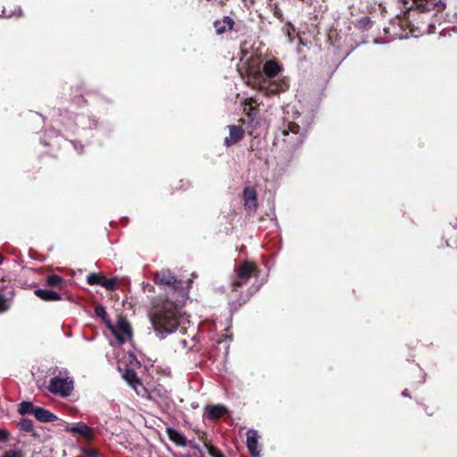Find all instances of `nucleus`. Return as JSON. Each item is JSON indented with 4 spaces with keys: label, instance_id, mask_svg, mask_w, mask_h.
Instances as JSON below:
<instances>
[{
    "label": "nucleus",
    "instance_id": "f257e3e1",
    "mask_svg": "<svg viewBox=\"0 0 457 457\" xmlns=\"http://www.w3.org/2000/svg\"><path fill=\"white\" fill-rule=\"evenodd\" d=\"M149 318L154 331L160 339H164L186 321H188L182 307L170 299L155 305L150 312Z\"/></svg>",
    "mask_w": 457,
    "mask_h": 457
},
{
    "label": "nucleus",
    "instance_id": "f03ea898",
    "mask_svg": "<svg viewBox=\"0 0 457 457\" xmlns=\"http://www.w3.org/2000/svg\"><path fill=\"white\" fill-rule=\"evenodd\" d=\"M74 387L73 379L68 376L67 372H59L58 375L53 377L47 386L48 390L62 397L69 396Z\"/></svg>",
    "mask_w": 457,
    "mask_h": 457
},
{
    "label": "nucleus",
    "instance_id": "7ed1b4c3",
    "mask_svg": "<svg viewBox=\"0 0 457 457\" xmlns=\"http://www.w3.org/2000/svg\"><path fill=\"white\" fill-rule=\"evenodd\" d=\"M105 326L112 332V334L117 338L120 344H124L131 339L132 329L129 321L120 316L115 325L112 324L110 320H105Z\"/></svg>",
    "mask_w": 457,
    "mask_h": 457
},
{
    "label": "nucleus",
    "instance_id": "20e7f679",
    "mask_svg": "<svg viewBox=\"0 0 457 457\" xmlns=\"http://www.w3.org/2000/svg\"><path fill=\"white\" fill-rule=\"evenodd\" d=\"M405 4V8H415L420 12H441L445 9V4L442 0H400Z\"/></svg>",
    "mask_w": 457,
    "mask_h": 457
},
{
    "label": "nucleus",
    "instance_id": "39448f33",
    "mask_svg": "<svg viewBox=\"0 0 457 457\" xmlns=\"http://www.w3.org/2000/svg\"><path fill=\"white\" fill-rule=\"evenodd\" d=\"M257 267L249 261L243 262L237 270L236 278L232 282V287H241L246 284L253 276H257Z\"/></svg>",
    "mask_w": 457,
    "mask_h": 457
},
{
    "label": "nucleus",
    "instance_id": "423d86ee",
    "mask_svg": "<svg viewBox=\"0 0 457 457\" xmlns=\"http://www.w3.org/2000/svg\"><path fill=\"white\" fill-rule=\"evenodd\" d=\"M283 140L287 142L292 147L298 146L302 142V135L300 134L299 125L289 122L282 131Z\"/></svg>",
    "mask_w": 457,
    "mask_h": 457
},
{
    "label": "nucleus",
    "instance_id": "0eeeda50",
    "mask_svg": "<svg viewBox=\"0 0 457 457\" xmlns=\"http://www.w3.org/2000/svg\"><path fill=\"white\" fill-rule=\"evenodd\" d=\"M288 88V84L285 79L273 80L269 85L262 82L259 86V89L262 90L265 95L270 96L279 92H284Z\"/></svg>",
    "mask_w": 457,
    "mask_h": 457
},
{
    "label": "nucleus",
    "instance_id": "6e6552de",
    "mask_svg": "<svg viewBox=\"0 0 457 457\" xmlns=\"http://www.w3.org/2000/svg\"><path fill=\"white\" fill-rule=\"evenodd\" d=\"M154 282L161 287L175 288L178 283L177 278L170 270H162L154 275Z\"/></svg>",
    "mask_w": 457,
    "mask_h": 457
},
{
    "label": "nucleus",
    "instance_id": "1a4fd4ad",
    "mask_svg": "<svg viewBox=\"0 0 457 457\" xmlns=\"http://www.w3.org/2000/svg\"><path fill=\"white\" fill-rule=\"evenodd\" d=\"M66 431L73 435H79L87 440H92L95 437L93 428L83 422L68 426Z\"/></svg>",
    "mask_w": 457,
    "mask_h": 457
},
{
    "label": "nucleus",
    "instance_id": "9d476101",
    "mask_svg": "<svg viewBox=\"0 0 457 457\" xmlns=\"http://www.w3.org/2000/svg\"><path fill=\"white\" fill-rule=\"evenodd\" d=\"M246 446L253 457H260L259 435L254 429H249L246 433Z\"/></svg>",
    "mask_w": 457,
    "mask_h": 457
},
{
    "label": "nucleus",
    "instance_id": "9b49d317",
    "mask_svg": "<svg viewBox=\"0 0 457 457\" xmlns=\"http://www.w3.org/2000/svg\"><path fill=\"white\" fill-rule=\"evenodd\" d=\"M245 208L250 212L257 210V194L253 187H245L243 193Z\"/></svg>",
    "mask_w": 457,
    "mask_h": 457
},
{
    "label": "nucleus",
    "instance_id": "f8f14e48",
    "mask_svg": "<svg viewBox=\"0 0 457 457\" xmlns=\"http://www.w3.org/2000/svg\"><path fill=\"white\" fill-rule=\"evenodd\" d=\"M229 136L225 137L224 144L227 147H229L237 142H239L245 135L244 129L236 125H229L228 127Z\"/></svg>",
    "mask_w": 457,
    "mask_h": 457
},
{
    "label": "nucleus",
    "instance_id": "ddd939ff",
    "mask_svg": "<svg viewBox=\"0 0 457 457\" xmlns=\"http://www.w3.org/2000/svg\"><path fill=\"white\" fill-rule=\"evenodd\" d=\"M34 294L43 301L46 302H55L60 301L62 296L59 293L51 289H37Z\"/></svg>",
    "mask_w": 457,
    "mask_h": 457
},
{
    "label": "nucleus",
    "instance_id": "4468645a",
    "mask_svg": "<svg viewBox=\"0 0 457 457\" xmlns=\"http://www.w3.org/2000/svg\"><path fill=\"white\" fill-rule=\"evenodd\" d=\"M281 71V66L275 61L270 60L263 64V73L269 79L275 78Z\"/></svg>",
    "mask_w": 457,
    "mask_h": 457
},
{
    "label": "nucleus",
    "instance_id": "2eb2a0df",
    "mask_svg": "<svg viewBox=\"0 0 457 457\" xmlns=\"http://www.w3.org/2000/svg\"><path fill=\"white\" fill-rule=\"evenodd\" d=\"M34 416L40 422H53L57 420L53 412L42 407H37Z\"/></svg>",
    "mask_w": 457,
    "mask_h": 457
},
{
    "label": "nucleus",
    "instance_id": "dca6fc26",
    "mask_svg": "<svg viewBox=\"0 0 457 457\" xmlns=\"http://www.w3.org/2000/svg\"><path fill=\"white\" fill-rule=\"evenodd\" d=\"M207 416L211 420H217L227 413L228 409L221 404L206 406Z\"/></svg>",
    "mask_w": 457,
    "mask_h": 457
},
{
    "label": "nucleus",
    "instance_id": "f3484780",
    "mask_svg": "<svg viewBox=\"0 0 457 457\" xmlns=\"http://www.w3.org/2000/svg\"><path fill=\"white\" fill-rule=\"evenodd\" d=\"M166 433H167L170 440H171L178 446H186L187 445V438L179 431H178L174 428H167Z\"/></svg>",
    "mask_w": 457,
    "mask_h": 457
},
{
    "label": "nucleus",
    "instance_id": "a211bd4d",
    "mask_svg": "<svg viewBox=\"0 0 457 457\" xmlns=\"http://www.w3.org/2000/svg\"><path fill=\"white\" fill-rule=\"evenodd\" d=\"M233 25L234 21L228 16H225L221 21H216L214 22V28L219 35L224 33L226 30H231Z\"/></svg>",
    "mask_w": 457,
    "mask_h": 457
},
{
    "label": "nucleus",
    "instance_id": "6ab92c4d",
    "mask_svg": "<svg viewBox=\"0 0 457 457\" xmlns=\"http://www.w3.org/2000/svg\"><path fill=\"white\" fill-rule=\"evenodd\" d=\"M123 378L137 391V386H141L137 373L133 370H126L123 373Z\"/></svg>",
    "mask_w": 457,
    "mask_h": 457
},
{
    "label": "nucleus",
    "instance_id": "aec40b11",
    "mask_svg": "<svg viewBox=\"0 0 457 457\" xmlns=\"http://www.w3.org/2000/svg\"><path fill=\"white\" fill-rule=\"evenodd\" d=\"M46 285L50 287L62 288L64 285V280L62 277L56 274H52L46 277Z\"/></svg>",
    "mask_w": 457,
    "mask_h": 457
},
{
    "label": "nucleus",
    "instance_id": "412c9836",
    "mask_svg": "<svg viewBox=\"0 0 457 457\" xmlns=\"http://www.w3.org/2000/svg\"><path fill=\"white\" fill-rule=\"evenodd\" d=\"M37 406H34L30 402H22L19 405V412L24 414H33Z\"/></svg>",
    "mask_w": 457,
    "mask_h": 457
},
{
    "label": "nucleus",
    "instance_id": "4be33fe9",
    "mask_svg": "<svg viewBox=\"0 0 457 457\" xmlns=\"http://www.w3.org/2000/svg\"><path fill=\"white\" fill-rule=\"evenodd\" d=\"M19 428L22 431L32 432L33 435H36V432L34 431V423L30 419H21L19 422Z\"/></svg>",
    "mask_w": 457,
    "mask_h": 457
},
{
    "label": "nucleus",
    "instance_id": "5701e85b",
    "mask_svg": "<svg viewBox=\"0 0 457 457\" xmlns=\"http://www.w3.org/2000/svg\"><path fill=\"white\" fill-rule=\"evenodd\" d=\"M104 278L98 273H90L87 277V282L89 285H100L102 286Z\"/></svg>",
    "mask_w": 457,
    "mask_h": 457
},
{
    "label": "nucleus",
    "instance_id": "b1692460",
    "mask_svg": "<svg viewBox=\"0 0 457 457\" xmlns=\"http://www.w3.org/2000/svg\"><path fill=\"white\" fill-rule=\"evenodd\" d=\"M102 287L107 290H114L118 287V280L116 278H104Z\"/></svg>",
    "mask_w": 457,
    "mask_h": 457
},
{
    "label": "nucleus",
    "instance_id": "393cba45",
    "mask_svg": "<svg viewBox=\"0 0 457 457\" xmlns=\"http://www.w3.org/2000/svg\"><path fill=\"white\" fill-rule=\"evenodd\" d=\"M2 457H24V454L20 449H11L6 451Z\"/></svg>",
    "mask_w": 457,
    "mask_h": 457
},
{
    "label": "nucleus",
    "instance_id": "a878e982",
    "mask_svg": "<svg viewBox=\"0 0 457 457\" xmlns=\"http://www.w3.org/2000/svg\"><path fill=\"white\" fill-rule=\"evenodd\" d=\"M95 313L96 316L101 317L104 323H105V320H110L108 319L107 312L103 306H96L95 308Z\"/></svg>",
    "mask_w": 457,
    "mask_h": 457
},
{
    "label": "nucleus",
    "instance_id": "bb28decb",
    "mask_svg": "<svg viewBox=\"0 0 457 457\" xmlns=\"http://www.w3.org/2000/svg\"><path fill=\"white\" fill-rule=\"evenodd\" d=\"M270 10L273 12L275 17H277V18H281L282 17L281 10L279 9V7H278L277 3L270 4Z\"/></svg>",
    "mask_w": 457,
    "mask_h": 457
},
{
    "label": "nucleus",
    "instance_id": "cd10ccee",
    "mask_svg": "<svg viewBox=\"0 0 457 457\" xmlns=\"http://www.w3.org/2000/svg\"><path fill=\"white\" fill-rule=\"evenodd\" d=\"M9 308V305L7 303L6 299L0 295V312H4L7 311Z\"/></svg>",
    "mask_w": 457,
    "mask_h": 457
},
{
    "label": "nucleus",
    "instance_id": "c85d7f7f",
    "mask_svg": "<svg viewBox=\"0 0 457 457\" xmlns=\"http://www.w3.org/2000/svg\"><path fill=\"white\" fill-rule=\"evenodd\" d=\"M86 457H103L97 451L88 449L84 452Z\"/></svg>",
    "mask_w": 457,
    "mask_h": 457
},
{
    "label": "nucleus",
    "instance_id": "c756f323",
    "mask_svg": "<svg viewBox=\"0 0 457 457\" xmlns=\"http://www.w3.org/2000/svg\"><path fill=\"white\" fill-rule=\"evenodd\" d=\"M209 454L212 456V457H223L222 453H220V450H218L217 448L215 447H210L209 448Z\"/></svg>",
    "mask_w": 457,
    "mask_h": 457
},
{
    "label": "nucleus",
    "instance_id": "7c9ffc66",
    "mask_svg": "<svg viewBox=\"0 0 457 457\" xmlns=\"http://www.w3.org/2000/svg\"><path fill=\"white\" fill-rule=\"evenodd\" d=\"M10 434L5 429H0V442H4L9 438Z\"/></svg>",
    "mask_w": 457,
    "mask_h": 457
},
{
    "label": "nucleus",
    "instance_id": "2f4dec72",
    "mask_svg": "<svg viewBox=\"0 0 457 457\" xmlns=\"http://www.w3.org/2000/svg\"><path fill=\"white\" fill-rule=\"evenodd\" d=\"M17 12H18V13H17V16H21V8H18V9H17ZM3 13H4V15L5 17H12V16L16 15V12H7L5 10H4V11H3Z\"/></svg>",
    "mask_w": 457,
    "mask_h": 457
},
{
    "label": "nucleus",
    "instance_id": "473e14b6",
    "mask_svg": "<svg viewBox=\"0 0 457 457\" xmlns=\"http://www.w3.org/2000/svg\"><path fill=\"white\" fill-rule=\"evenodd\" d=\"M253 104H256L255 101L253 98H250L248 100V104L250 105V111H252L253 109Z\"/></svg>",
    "mask_w": 457,
    "mask_h": 457
},
{
    "label": "nucleus",
    "instance_id": "72a5a7b5",
    "mask_svg": "<svg viewBox=\"0 0 457 457\" xmlns=\"http://www.w3.org/2000/svg\"><path fill=\"white\" fill-rule=\"evenodd\" d=\"M403 395H404V396H407V395H407V390H404V391L403 392Z\"/></svg>",
    "mask_w": 457,
    "mask_h": 457
},
{
    "label": "nucleus",
    "instance_id": "f704fd0d",
    "mask_svg": "<svg viewBox=\"0 0 457 457\" xmlns=\"http://www.w3.org/2000/svg\"><path fill=\"white\" fill-rule=\"evenodd\" d=\"M3 259H4V258L0 255V264H1V263H2V262H3Z\"/></svg>",
    "mask_w": 457,
    "mask_h": 457
}]
</instances>
